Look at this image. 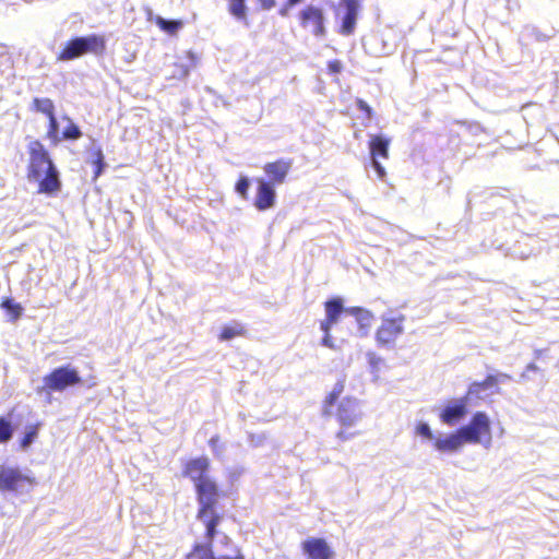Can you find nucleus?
<instances>
[{"instance_id": "nucleus-1", "label": "nucleus", "mask_w": 559, "mask_h": 559, "mask_svg": "<svg viewBox=\"0 0 559 559\" xmlns=\"http://www.w3.org/2000/svg\"><path fill=\"white\" fill-rule=\"evenodd\" d=\"M27 180L36 183L38 194L57 195L62 188V182L59 170L45 145L39 140H33L27 145Z\"/></svg>"}, {"instance_id": "nucleus-2", "label": "nucleus", "mask_w": 559, "mask_h": 559, "mask_svg": "<svg viewBox=\"0 0 559 559\" xmlns=\"http://www.w3.org/2000/svg\"><path fill=\"white\" fill-rule=\"evenodd\" d=\"M345 382V377H341L322 401V414L324 416H334L341 426V429L336 432V438L341 441H346L357 435V432L350 431V429L361 418L357 399L346 396L337 403L344 393Z\"/></svg>"}, {"instance_id": "nucleus-3", "label": "nucleus", "mask_w": 559, "mask_h": 559, "mask_svg": "<svg viewBox=\"0 0 559 559\" xmlns=\"http://www.w3.org/2000/svg\"><path fill=\"white\" fill-rule=\"evenodd\" d=\"M197 519L204 526L205 544L195 543L190 552L186 555V559H191L195 555H200V559H245L242 550L239 547H234L233 556H215L213 551V539L218 534V525L223 520V515L215 509L197 512Z\"/></svg>"}, {"instance_id": "nucleus-4", "label": "nucleus", "mask_w": 559, "mask_h": 559, "mask_svg": "<svg viewBox=\"0 0 559 559\" xmlns=\"http://www.w3.org/2000/svg\"><path fill=\"white\" fill-rule=\"evenodd\" d=\"M37 485L34 476L24 474L16 467H0V492L15 496L28 493Z\"/></svg>"}, {"instance_id": "nucleus-5", "label": "nucleus", "mask_w": 559, "mask_h": 559, "mask_svg": "<svg viewBox=\"0 0 559 559\" xmlns=\"http://www.w3.org/2000/svg\"><path fill=\"white\" fill-rule=\"evenodd\" d=\"M79 371L69 365L52 369L43 378V386L38 392H62L69 386L81 383Z\"/></svg>"}, {"instance_id": "nucleus-6", "label": "nucleus", "mask_w": 559, "mask_h": 559, "mask_svg": "<svg viewBox=\"0 0 559 559\" xmlns=\"http://www.w3.org/2000/svg\"><path fill=\"white\" fill-rule=\"evenodd\" d=\"M297 19L300 27L314 37L321 38L326 35V17L322 8L308 4L298 12Z\"/></svg>"}, {"instance_id": "nucleus-7", "label": "nucleus", "mask_w": 559, "mask_h": 559, "mask_svg": "<svg viewBox=\"0 0 559 559\" xmlns=\"http://www.w3.org/2000/svg\"><path fill=\"white\" fill-rule=\"evenodd\" d=\"M467 443H479L483 438L486 443L491 441V425L489 417L484 412H476L469 424L460 428Z\"/></svg>"}, {"instance_id": "nucleus-8", "label": "nucleus", "mask_w": 559, "mask_h": 559, "mask_svg": "<svg viewBox=\"0 0 559 559\" xmlns=\"http://www.w3.org/2000/svg\"><path fill=\"white\" fill-rule=\"evenodd\" d=\"M31 110L43 114L48 119L46 138L52 143L58 144L61 141L59 134V124L56 117V107L48 97H35L31 104Z\"/></svg>"}, {"instance_id": "nucleus-9", "label": "nucleus", "mask_w": 559, "mask_h": 559, "mask_svg": "<svg viewBox=\"0 0 559 559\" xmlns=\"http://www.w3.org/2000/svg\"><path fill=\"white\" fill-rule=\"evenodd\" d=\"M405 317L400 314L393 318H384L376 331V341L380 347H392L404 332Z\"/></svg>"}, {"instance_id": "nucleus-10", "label": "nucleus", "mask_w": 559, "mask_h": 559, "mask_svg": "<svg viewBox=\"0 0 559 559\" xmlns=\"http://www.w3.org/2000/svg\"><path fill=\"white\" fill-rule=\"evenodd\" d=\"M194 491L199 504L198 511L203 512L216 508L221 490L217 483L211 476L197 483Z\"/></svg>"}, {"instance_id": "nucleus-11", "label": "nucleus", "mask_w": 559, "mask_h": 559, "mask_svg": "<svg viewBox=\"0 0 559 559\" xmlns=\"http://www.w3.org/2000/svg\"><path fill=\"white\" fill-rule=\"evenodd\" d=\"M391 140L382 134H372L368 141L369 154L372 167L377 171L378 177L383 180L385 178V169L381 165L380 159H388L390 156Z\"/></svg>"}, {"instance_id": "nucleus-12", "label": "nucleus", "mask_w": 559, "mask_h": 559, "mask_svg": "<svg viewBox=\"0 0 559 559\" xmlns=\"http://www.w3.org/2000/svg\"><path fill=\"white\" fill-rule=\"evenodd\" d=\"M210 460L206 456L188 459L182 463L181 476L190 479L195 486L200 480L210 477Z\"/></svg>"}, {"instance_id": "nucleus-13", "label": "nucleus", "mask_w": 559, "mask_h": 559, "mask_svg": "<svg viewBox=\"0 0 559 559\" xmlns=\"http://www.w3.org/2000/svg\"><path fill=\"white\" fill-rule=\"evenodd\" d=\"M293 166L292 158H278L274 162L264 164L263 171L269 178L267 182L276 186L285 182L288 173Z\"/></svg>"}, {"instance_id": "nucleus-14", "label": "nucleus", "mask_w": 559, "mask_h": 559, "mask_svg": "<svg viewBox=\"0 0 559 559\" xmlns=\"http://www.w3.org/2000/svg\"><path fill=\"white\" fill-rule=\"evenodd\" d=\"M257 193L253 201V205L259 211H266L275 205L276 191L274 185L260 178L257 180Z\"/></svg>"}, {"instance_id": "nucleus-15", "label": "nucleus", "mask_w": 559, "mask_h": 559, "mask_svg": "<svg viewBox=\"0 0 559 559\" xmlns=\"http://www.w3.org/2000/svg\"><path fill=\"white\" fill-rule=\"evenodd\" d=\"M302 551L309 559H331L333 551L323 538H308L301 544Z\"/></svg>"}, {"instance_id": "nucleus-16", "label": "nucleus", "mask_w": 559, "mask_h": 559, "mask_svg": "<svg viewBox=\"0 0 559 559\" xmlns=\"http://www.w3.org/2000/svg\"><path fill=\"white\" fill-rule=\"evenodd\" d=\"M508 373L488 374L483 381H475L469 384L466 395L472 399H479L486 390L497 388L501 380H510Z\"/></svg>"}, {"instance_id": "nucleus-17", "label": "nucleus", "mask_w": 559, "mask_h": 559, "mask_svg": "<svg viewBox=\"0 0 559 559\" xmlns=\"http://www.w3.org/2000/svg\"><path fill=\"white\" fill-rule=\"evenodd\" d=\"M471 399L465 394L459 401L447 405L440 413V419L442 423L452 426L463 418L467 413V403Z\"/></svg>"}, {"instance_id": "nucleus-18", "label": "nucleus", "mask_w": 559, "mask_h": 559, "mask_svg": "<svg viewBox=\"0 0 559 559\" xmlns=\"http://www.w3.org/2000/svg\"><path fill=\"white\" fill-rule=\"evenodd\" d=\"M325 319L321 321L320 329L322 331L331 330L332 326L338 321L342 313H346V308L343 307V300L340 297H334L324 302Z\"/></svg>"}, {"instance_id": "nucleus-19", "label": "nucleus", "mask_w": 559, "mask_h": 559, "mask_svg": "<svg viewBox=\"0 0 559 559\" xmlns=\"http://www.w3.org/2000/svg\"><path fill=\"white\" fill-rule=\"evenodd\" d=\"M343 4L345 7V14L342 19L338 33L343 36H349L354 33L356 27L359 3L357 0H343Z\"/></svg>"}, {"instance_id": "nucleus-20", "label": "nucleus", "mask_w": 559, "mask_h": 559, "mask_svg": "<svg viewBox=\"0 0 559 559\" xmlns=\"http://www.w3.org/2000/svg\"><path fill=\"white\" fill-rule=\"evenodd\" d=\"M83 55L103 56L106 51V38L104 35L90 34L80 36Z\"/></svg>"}, {"instance_id": "nucleus-21", "label": "nucleus", "mask_w": 559, "mask_h": 559, "mask_svg": "<svg viewBox=\"0 0 559 559\" xmlns=\"http://www.w3.org/2000/svg\"><path fill=\"white\" fill-rule=\"evenodd\" d=\"M84 56L82 50V45L80 40V36L72 37L67 40L63 47L56 56L57 61H71Z\"/></svg>"}, {"instance_id": "nucleus-22", "label": "nucleus", "mask_w": 559, "mask_h": 559, "mask_svg": "<svg viewBox=\"0 0 559 559\" xmlns=\"http://www.w3.org/2000/svg\"><path fill=\"white\" fill-rule=\"evenodd\" d=\"M465 442L466 440L459 429L455 433H451L442 439H437L435 441V448L441 452H453L459 450Z\"/></svg>"}, {"instance_id": "nucleus-23", "label": "nucleus", "mask_w": 559, "mask_h": 559, "mask_svg": "<svg viewBox=\"0 0 559 559\" xmlns=\"http://www.w3.org/2000/svg\"><path fill=\"white\" fill-rule=\"evenodd\" d=\"M346 313L353 316L356 319L359 328L364 330V332H367L371 328L374 320L373 313L361 307L346 308Z\"/></svg>"}, {"instance_id": "nucleus-24", "label": "nucleus", "mask_w": 559, "mask_h": 559, "mask_svg": "<svg viewBox=\"0 0 559 559\" xmlns=\"http://www.w3.org/2000/svg\"><path fill=\"white\" fill-rule=\"evenodd\" d=\"M247 335L246 326L240 322H233L224 325L218 334V340L222 342L230 341L236 337H243Z\"/></svg>"}, {"instance_id": "nucleus-25", "label": "nucleus", "mask_w": 559, "mask_h": 559, "mask_svg": "<svg viewBox=\"0 0 559 559\" xmlns=\"http://www.w3.org/2000/svg\"><path fill=\"white\" fill-rule=\"evenodd\" d=\"M153 21L160 31L169 35H176L183 26V22L181 20H166L159 15L155 16Z\"/></svg>"}, {"instance_id": "nucleus-26", "label": "nucleus", "mask_w": 559, "mask_h": 559, "mask_svg": "<svg viewBox=\"0 0 559 559\" xmlns=\"http://www.w3.org/2000/svg\"><path fill=\"white\" fill-rule=\"evenodd\" d=\"M247 0H227V9L230 15L239 21H247Z\"/></svg>"}, {"instance_id": "nucleus-27", "label": "nucleus", "mask_w": 559, "mask_h": 559, "mask_svg": "<svg viewBox=\"0 0 559 559\" xmlns=\"http://www.w3.org/2000/svg\"><path fill=\"white\" fill-rule=\"evenodd\" d=\"M91 164L93 166V173H94V180H96L102 173L104 171V168L106 166L104 153L100 147L95 148L92 152V158Z\"/></svg>"}, {"instance_id": "nucleus-28", "label": "nucleus", "mask_w": 559, "mask_h": 559, "mask_svg": "<svg viewBox=\"0 0 559 559\" xmlns=\"http://www.w3.org/2000/svg\"><path fill=\"white\" fill-rule=\"evenodd\" d=\"M0 306L10 314L12 321L19 320L23 313V307L10 297L3 298Z\"/></svg>"}, {"instance_id": "nucleus-29", "label": "nucleus", "mask_w": 559, "mask_h": 559, "mask_svg": "<svg viewBox=\"0 0 559 559\" xmlns=\"http://www.w3.org/2000/svg\"><path fill=\"white\" fill-rule=\"evenodd\" d=\"M63 119H66L68 121V124L67 127L64 128V130L62 131V135L60 136L61 140H78L82 136V131L81 129L79 128L78 124H75L71 118L69 117H64Z\"/></svg>"}, {"instance_id": "nucleus-30", "label": "nucleus", "mask_w": 559, "mask_h": 559, "mask_svg": "<svg viewBox=\"0 0 559 559\" xmlns=\"http://www.w3.org/2000/svg\"><path fill=\"white\" fill-rule=\"evenodd\" d=\"M13 426L10 420L0 417V443H7L13 436Z\"/></svg>"}, {"instance_id": "nucleus-31", "label": "nucleus", "mask_w": 559, "mask_h": 559, "mask_svg": "<svg viewBox=\"0 0 559 559\" xmlns=\"http://www.w3.org/2000/svg\"><path fill=\"white\" fill-rule=\"evenodd\" d=\"M249 187H250L249 179L245 176H241V177H239V179L236 182L235 190L243 199H247Z\"/></svg>"}, {"instance_id": "nucleus-32", "label": "nucleus", "mask_w": 559, "mask_h": 559, "mask_svg": "<svg viewBox=\"0 0 559 559\" xmlns=\"http://www.w3.org/2000/svg\"><path fill=\"white\" fill-rule=\"evenodd\" d=\"M357 108L362 111L367 119H371L373 117L372 108L361 98L356 99Z\"/></svg>"}, {"instance_id": "nucleus-33", "label": "nucleus", "mask_w": 559, "mask_h": 559, "mask_svg": "<svg viewBox=\"0 0 559 559\" xmlns=\"http://www.w3.org/2000/svg\"><path fill=\"white\" fill-rule=\"evenodd\" d=\"M37 436V428L36 427H33L31 428L25 435L24 437L22 438L21 440V447L22 448H26L28 447L33 440L35 439V437Z\"/></svg>"}, {"instance_id": "nucleus-34", "label": "nucleus", "mask_w": 559, "mask_h": 559, "mask_svg": "<svg viewBox=\"0 0 559 559\" xmlns=\"http://www.w3.org/2000/svg\"><path fill=\"white\" fill-rule=\"evenodd\" d=\"M367 357L369 365L372 368V371H378L380 365H382L383 362L382 358L378 356L376 353H368Z\"/></svg>"}, {"instance_id": "nucleus-35", "label": "nucleus", "mask_w": 559, "mask_h": 559, "mask_svg": "<svg viewBox=\"0 0 559 559\" xmlns=\"http://www.w3.org/2000/svg\"><path fill=\"white\" fill-rule=\"evenodd\" d=\"M343 69L342 62L337 59L328 62V70L331 74H338Z\"/></svg>"}, {"instance_id": "nucleus-36", "label": "nucleus", "mask_w": 559, "mask_h": 559, "mask_svg": "<svg viewBox=\"0 0 559 559\" xmlns=\"http://www.w3.org/2000/svg\"><path fill=\"white\" fill-rule=\"evenodd\" d=\"M416 430L424 438H427V439H431L432 438V433H431L430 427L426 423L419 424L417 426Z\"/></svg>"}, {"instance_id": "nucleus-37", "label": "nucleus", "mask_w": 559, "mask_h": 559, "mask_svg": "<svg viewBox=\"0 0 559 559\" xmlns=\"http://www.w3.org/2000/svg\"><path fill=\"white\" fill-rule=\"evenodd\" d=\"M532 36H533L534 40L542 41V43L543 41H547V40H549L551 38L550 35L545 34V33H543L542 31H538V29H534L532 32Z\"/></svg>"}, {"instance_id": "nucleus-38", "label": "nucleus", "mask_w": 559, "mask_h": 559, "mask_svg": "<svg viewBox=\"0 0 559 559\" xmlns=\"http://www.w3.org/2000/svg\"><path fill=\"white\" fill-rule=\"evenodd\" d=\"M324 333L322 344L326 347L334 348V344L331 337V330L322 331Z\"/></svg>"}, {"instance_id": "nucleus-39", "label": "nucleus", "mask_w": 559, "mask_h": 559, "mask_svg": "<svg viewBox=\"0 0 559 559\" xmlns=\"http://www.w3.org/2000/svg\"><path fill=\"white\" fill-rule=\"evenodd\" d=\"M260 8L263 10H271L275 7L276 1L275 0H257Z\"/></svg>"}, {"instance_id": "nucleus-40", "label": "nucleus", "mask_w": 559, "mask_h": 559, "mask_svg": "<svg viewBox=\"0 0 559 559\" xmlns=\"http://www.w3.org/2000/svg\"><path fill=\"white\" fill-rule=\"evenodd\" d=\"M219 442V437L218 436H213L210 440H209V444L212 449L215 450V448L217 447Z\"/></svg>"}, {"instance_id": "nucleus-41", "label": "nucleus", "mask_w": 559, "mask_h": 559, "mask_svg": "<svg viewBox=\"0 0 559 559\" xmlns=\"http://www.w3.org/2000/svg\"><path fill=\"white\" fill-rule=\"evenodd\" d=\"M221 542L225 546H229V545L233 544V540H231V538L228 535H223Z\"/></svg>"}, {"instance_id": "nucleus-42", "label": "nucleus", "mask_w": 559, "mask_h": 559, "mask_svg": "<svg viewBox=\"0 0 559 559\" xmlns=\"http://www.w3.org/2000/svg\"><path fill=\"white\" fill-rule=\"evenodd\" d=\"M526 370L527 371H538V367L534 364V362H531L526 366Z\"/></svg>"}, {"instance_id": "nucleus-43", "label": "nucleus", "mask_w": 559, "mask_h": 559, "mask_svg": "<svg viewBox=\"0 0 559 559\" xmlns=\"http://www.w3.org/2000/svg\"><path fill=\"white\" fill-rule=\"evenodd\" d=\"M302 2V0H287V5L288 7H294L298 3Z\"/></svg>"}]
</instances>
